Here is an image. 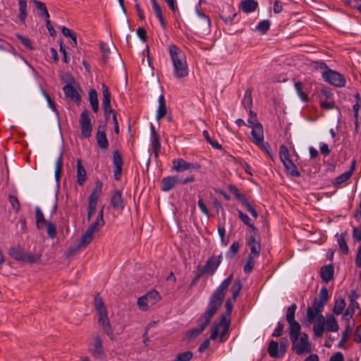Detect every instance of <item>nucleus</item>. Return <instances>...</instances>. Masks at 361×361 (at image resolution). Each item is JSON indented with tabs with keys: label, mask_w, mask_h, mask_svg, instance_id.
Masks as SVG:
<instances>
[{
	"label": "nucleus",
	"mask_w": 361,
	"mask_h": 361,
	"mask_svg": "<svg viewBox=\"0 0 361 361\" xmlns=\"http://www.w3.org/2000/svg\"><path fill=\"white\" fill-rule=\"evenodd\" d=\"M232 280L233 275L228 276L221 282L212 294L207 311L197 320V327H200L202 331L206 328L212 317L221 305L225 292L227 290Z\"/></svg>",
	"instance_id": "obj_2"
},
{
	"label": "nucleus",
	"mask_w": 361,
	"mask_h": 361,
	"mask_svg": "<svg viewBox=\"0 0 361 361\" xmlns=\"http://www.w3.org/2000/svg\"><path fill=\"white\" fill-rule=\"evenodd\" d=\"M63 92L67 97H69L72 100L78 102L80 101V95L76 89L71 85H66L63 87Z\"/></svg>",
	"instance_id": "obj_23"
},
{
	"label": "nucleus",
	"mask_w": 361,
	"mask_h": 361,
	"mask_svg": "<svg viewBox=\"0 0 361 361\" xmlns=\"http://www.w3.org/2000/svg\"><path fill=\"white\" fill-rule=\"evenodd\" d=\"M80 125L82 136L84 137H90L92 133V125L91 120L87 110H84L80 114Z\"/></svg>",
	"instance_id": "obj_13"
},
{
	"label": "nucleus",
	"mask_w": 361,
	"mask_h": 361,
	"mask_svg": "<svg viewBox=\"0 0 361 361\" xmlns=\"http://www.w3.org/2000/svg\"><path fill=\"white\" fill-rule=\"evenodd\" d=\"M76 168H77V174H76L77 183H78V185L82 186L84 185L85 182L86 181L87 172H86L85 167L82 164L81 159H77Z\"/></svg>",
	"instance_id": "obj_17"
},
{
	"label": "nucleus",
	"mask_w": 361,
	"mask_h": 361,
	"mask_svg": "<svg viewBox=\"0 0 361 361\" xmlns=\"http://www.w3.org/2000/svg\"><path fill=\"white\" fill-rule=\"evenodd\" d=\"M158 109L157 111L156 118L157 120H160L161 118L164 117L166 115V107L165 104L164 97L161 94L159 97L158 99Z\"/></svg>",
	"instance_id": "obj_28"
},
{
	"label": "nucleus",
	"mask_w": 361,
	"mask_h": 361,
	"mask_svg": "<svg viewBox=\"0 0 361 361\" xmlns=\"http://www.w3.org/2000/svg\"><path fill=\"white\" fill-rule=\"evenodd\" d=\"M160 295L156 290H152L140 297L137 300V305L142 311L148 310L160 300Z\"/></svg>",
	"instance_id": "obj_7"
},
{
	"label": "nucleus",
	"mask_w": 361,
	"mask_h": 361,
	"mask_svg": "<svg viewBox=\"0 0 361 361\" xmlns=\"http://www.w3.org/2000/svg\"><path fill=\"white\" fill-rule=\"evenodd\" d=\"M103 184L101 181L97 180L93 191L89 196V199L94 200L98 201L99 197L102 194Z\"/></svg>",
	"instance_id": "obj_37"
},
{
	"label": "nucleus",
	"mask_w": 361,
	"mask_h": 361,
	"mask_svg": "<svg viewBox=\"0 0 361 361\" xmlns=\"http://www.w3.org/2000/svg\"><path fill=\"white\" fill-rule=\"evenodd\" d=\"M256 234L252 233V235L247 238V243L250 249V256H252L255 257H259L261 252V245L259 241H257L255 238Z\"/></svg>",
	"instance_id": "obj_16"
},
{
	"label": "nucleus",
	"mask_w": 361,
	"mask_h": 361,
	"mask_svg": "<svg viewBox=\"0 0 361 361\" xmlns=\"http://www.w3.org/2000/svg\"><path fill=\"white\" fill-rule=\"evenodd\" d=\"M251 128L252 142L265 151L268 154H270V148L269 145L264 142V130L262 125L259 124L258 126H255Z\"/></svg>",
	"instance_id": "obj_9"
},
{
	"label": "nucleus",
	"mask_w": 361,
	"mask_h": 361,
	"mask_svg": "<svg viewBox=\"0 0 361 361\" xmlns=\"http://www.w3.org/2000/svg\"><path fill=\"white\" fill-rule=\"evenodd\" d=\"M250 118L247 120L248 126L250 128H253L255 126H258L261 124L257 118L256 114L252 112L251 109L249 111Z\"/></svg>",
	"instance_id": "obj_54"
},
{
	"label": "nucleus",
	"mask_w": 361,
	"mask_h": 361,
	"mask_svg": "<svg viewBox=\"0 0 361 361\" xmlns=\"http://www.w3.org/2000/svg\"><path fill=\"white\" fill-rule=\"evenodd\" d=\"M328 300V290L326 287H322L319 291V298H314L312 305L307 308V320L309 323L314 321L313 331L317 337H322L324 331V317L322 314V312Z\"/></svg>",
	"instance_id": "obj_1"
},
{
	"label": "nucleus",
	"mask_w": 361,
	"mask_h": 361,
	"mask_svg": "<svg viewBox=\"0 0 361 361\" xmlns=\"http://www.w3.org/2000/svg\"><path fill=\"white\" fill-rule=\"evenodd\" d=\"M19 14L18 18L22 23H24L27 18V0H18Z\"/></svg>",
	"instance_id": "obj_36"
},
{
	"label": "nucleus",
	"mask_w": 361,
	"mask_h": 361,
	"mask_svg": "<svg viewBox=\"0 0 361 361\" xmlns=\"http://www.w3.org/2000/svg\"><path fill=\"white\" fill-rule=\"evenodd\" d=\"M96 138H97V144L101 148L106 149L108 147L109 142L107 140L105 130H104V127L99 126Z\"/></svg>",
	"instance_id": "obj_20"
},
{
	"label": "nucleus",
	"mask_w": 361,
	"mask_h": 361,
	"mask_svg": "<svg viewBox=\"0 0 361 361\" xmlns=\"http://www.w3.org/2000/svg\"><path fill=\"white\" fill-rule=\"evenodd\" d=\"M290 326L289 329V335H290V339H293L294 338H296L297 336H300L302 334L300 332L301 326L300 324L297 322H293L290 323H288Z\"/></svg>",
	"instance_id": "obj_32"
},
{
	"label": "nucleus",
	"mask_w": 361,
	"mask_h": 361,
	"mask_svg": "<svg viewBox=\"0 0 361 361\" xmlns=\"http://www.w3.org/2000/svg\"><path fill=\"white\" fill-rule=\"evenodd\" d=\"M62 168H63L62 157H61V156H59L55 162V178L57 181L59 180Z\"/></svg>",
	"instance_id": "obj_49"
},
{
	"label": "nucleus",
	"mask_w": 361,
	"mask_h": 361,
	"mask_svg": "<svg viewBox=\"0 0 361 361\" xmlns=\"http://www.w3.org/2000/svg\"><path fill=\"white\" fill-rule=\"evenodd\" d=\"M297 309V306L295 304H292L290 307H288L286 315V321L288 323L295 322V313Z\"/></svg>",
	"instance_id": "obj_42"
},
{
	"label": "nucleus",
	"mask_w": 361,
	"mask_h": 361,
	"mask_svg": "<svg viewBox=\"0 0 361 361\" xmlns=\"http://www.w3.org/2000/svg\"><path fill=\"white\" fill-rule=\"evenodd\" d=\"M334 275V267L332 265H327L322 267L321 269V277L322 279L325 282H329Z\"/></svg>",
	"instance_id": "obj_30"
},
{
	"label": "nucleus",
	"mask_w": 361,
	"mask_h": 361,
	"mask_svg": "<svg viewBox=\"0 0 361 361\" xmlns=\"http://www.w3.org/2000/svg\"><path fill=\"white\" fill-rule=\"evenodd\" d=\"M36 226L37 229H42L45 227L49 221H47L44 216L39 207H35Z\"/></svg>",
	"instance_id": "obj_24"
},
{
	"label": "nucleus",
	"mask_w": 361,
	"mask_h": 361,
	"mask_svg": "<svg viewBox=\"0 0 361 361\" xmlns=\"http://www.w3.org/2000/svg\"><path fill=\"white\" fill-rule=\"evenodd\" d=\"M169 52L176 78H181L188 75V67L185 53L176 45L170 44Z\"/></svg>",
	"instance_id": "obj_3"
},
{
	"label": "nucleus",
	"mask_w": 361,
	"mask_h": 361,
	"mask_svg": "<svg viewBox=\"0 0 361 361\" xmlns=\"http://www.w3.org/2000/svg\"><path fill=\"white\" fill-rule=\"evenodd\" d=\"M111 204L114 209L118 210H122L123 208V201L121 195V192L116 190H115L111 198Z\"/></svg>",
	"instance_id": "obj_18"
},
{
	"label": "nucleus",
	"mask_w": 361,
	"mask_h": 361,
	"mask_svg": "<svg viewBox=\"0 0 361 361\" xmlns=\"http://www.w3.org/2000/svg\"><path fill=\"white\" fill-rule=\"evenodd\" d=\"M350 332H351L350 326L349 325L346 326L344 331L342 334V338L338 344L339 347H341L342 345L347 341Z\"/></svg>",
	"instance_id": "obj_60"
},
{
	"label": "nucleus",
	"mask_w": 361,
	"mask_h": 361,
	"mask_svg": "<svg viewBox=\"0 0 361 361\" xmlns=\"http://www.w3.org/2000/svg\"><path fill=\"white\" fill-rule=\"evenodd\" d=\"M113 163L115 166H122L123 165L121 155L117 150L113 152Z\"/></svg>",
	"instance_id": "obj_59"
},
{
	"label": "nucleus",
	"mask_w": 361,
	"mask_h": 361,
	"mask_svg": "<svg viewBox=\"0 0 361 361\" xmlns=\"http://www.w3.org/2000/svg\"><path fill=\"white\" fill-rule=\"evenodd\" d=\"M338 324L333 315H329L324 318V331L337 332L338 331Z\"/></svg>",
	"instance_id": "obj_22"
},
{
	"label": "nucleus",
	"mask_w": 361,
	"mask_h": 361,
	"mask_svg": "<svg viewBox=\"0 0 361 361\" xmlns=\"http://www.w3.org/2000/svg\"><path fill=\"white\" fill-rule=\"evenodd\" d=\"M193 356V353L191 351H186L177 355L176 358L173 361H190Z\"/></svg>",
	"instance_id": "obj_48"
},
{
	"label": "nucleus",
	"mask_w": 361,
	"mask_h": 361,
	"mask_svg": "<svg viewBox=\"0 0 361 361\" xmlns=\"http://www.w3.org/2000/svg\"><path fill=\"white\" fill-rule=\"evenodd\" d=\"M102 89L103 94L102 106L104 109L108 110L109 107H111V94L108 87L105 84L102 85Z\"/></svg>",
	"instance_id": "obj_29"
},
{
	"label": "nucleus",
	"mask_w": 361,
	"mask_h": 361,
	"mask_svg": "<svg viewBox=\"0 0 361 361\" xmlns=\"http://www.w3.org/2000/svg\"><path fill=\"white\" fill-rule=\"evenodd\" d=\"M89 99L92 111L97 112L99 110V102L97 99V92L94 89H91L89 92Z\"/></svg>",
	"instance_id": "obj_31"
},
{
	"label": "nucleus",
	"mask_w": 361,
	"mask_h": 361,
	"mask_svg": "<svg viewBox=\"0 0 361 361\" xmlns=\"http://www.w3.org/2000/svg\"><path fill=\"white\" fill-rule=\"evenodd\" d=\"M268 352L271 357H278L281 356L280 350H279V343L276 341H271L269 343Z\"/></svg>",
	"instance_id": "obj_38"
},
{
	"label": "nucleus",
	"mask_w": 361,
	"mask_h": 361,
	"mask_svg": "<svg viewBox=\"0 0 361 361\" xmlns=\"http://www.w3.org/2000/svg\"><path fill=\"white\" fill-rule=\"evenodd\" d=\"M203 136L205 140L215 149H221L222 146L216 140H213L212 137L209 136V134L207 130L203 131Z\"/></svg>",
	"instance_id": "obj_50"
},
{
	"label": "nucleus",
	"mask_w": 361,
	"mask_h": 361,
	"mask_svg": "<svg viewBox=\"0 0 361 361\" xmlns=\"http://www.w3.org/2000/svg\"><path fill=\"white\" fill-rule=\"evenodd\" d=\"M10 255L15 259L22 260L24 254L22 250L18 247H13L9 251Z\"/></svg>",
	"instance_id": "obj_51"
},
{
	"label": "nucleus",
	"mask_w": 361,
	"mask_h": 361,
	"mask_svg": "<svg viewBox=\"0 0 361 361\" xmlns=\"http://www.w3.org/2000/svg\"><path fill=\"white\" fill-rule=\"evenodd\" d=\"M100 47H101V51L102 52L103 61L104 63H106L109 58L108 54L110 52V49L106 44L103 43V42H102L100 44Z\"/></svg>",
	"instance_id": "obj_61"
},
{
	"label": "nucleus",
	"mask_w": 361,
	"mask_h": 361,
	"mask_svg": "<svg viewBox=\"0 0 361 361\" xmlns=\"http://www.w3.org/2000/svg\"><path fill=\"white\" fill-rule=\"evenodd\" d=\"M152 7L154 8V11L155 12L156 16L157 18H160L162 16L161 8L158 4L157 1L156 0H150Z\"/></svg>",
	"instance_id": "obj_64"
},
{
	"label": "nucleus",
	"mask_w": 361,
	"mask_h": 361,
	"mask_svg": "<svg viewBox=\"0 0 361 361\" xmlns=\"http://www.w3.org/2000/svg\"><path fill=\"white\" fill-rule=\"evenodd\" d=\"M257 7V2L255 0H245L241 2L242 10L245 13L254 11Z\"/></svg>",
	"instance_id": "obj_35"
},
{
	"label": "nucleus",
	"mask_w": 361,
	"mask_h": 361,
	"mask_svg": "<svg viewBox=\"0 0 361 361\" xmlns=\"http://www.w3.org/2000/svg\"><path fill=\"white\" fill-rule=\"evenodd\" d=\"M243 105L245 106V109L250 111L251 109L252 104V99L251 97V92L248 90L245 91L244 97L242 101Z\"/></svg>",
	"instance_id": "obj_46"
},
{
	"label": "nucleus",
	"mask_w": 361,
	"mask_h": 361,
	"mask_svg": "<svg viewBox=\"0 0 361 361\" xmlns=\"http://www.w3.org/2000/svg\"><path fill=\"white\" fill-rule=\"evenodd\" d=\"M355 161H353L350 169L348 171L341 174L339 176L334 178L332 183L334 185L341 184V183L345 182L346 180H348L351 177V176L353 174V172L355 169Z\"/></svg>",
	"instance_id": "obj_21"
},
{
	"label": "nucleus",
	"mask_w": 361,
	"mask_h": 361,
	"mask_svg": "<svg viewBox=\"0 0 361 361\" xmlns=\"http://www.w3.org/2000/svg\"><path fill=\"white\" fill-rule=\"evenodd\" d=\"M151 136H152V147L153 151L155 154L160 149V142H159V135L156 133L154 127L153 126H151Z\"/></svg>",
	"instance_id": "obj_34"
},
{
	"label": "nucleus",
	"mask_w": 361,
	"mask_h": 361,
	"mask_svg": "<svg viewBox=\"0 0 361 361\" xmlns=\"http://www.w3.org/2000/svg\"><path fill=\"white\" fill-rule=\"evenodd\" d=\"M97 200L88 198V211H87V220L90 221L92 215L94 214L97 204Z\"/></svg>",
	"instance_id": "obj_45"
},
{
	"label": "nucleus",
	"mask_w": 361,
	"mask_h": 361,
	"mask_svg": "<svg viewBox=\"0 0 361 361\" xmlns=\"http://www.w3.org/2000/svg\"><path fill=\"white\" fill-rule=\"evenodd\" d=\"M39 259V255L29 254V255H24L22 260L25 261V262L32 263V262H37Z\"/></svg>",
	"instance_id": "obj_63"
},
{
	"label": "nucleus",
	"mask_w": 361,
	"mask_h": 361,
	"mask_svg": "<svg viewBox=\"0 0 361 361\" xmlns=\"http://www.w3.org/2000/svg\"><path fill=\"white\" fill-rule=\"evenodd\" d=\"M292 343V350L298 355L308 353L312 351V345L309 341L307 334L302 333L300 336L290 339Z\"/></svg>",
	"instance_id": "obj_6"
},
{
	"label": "nucleus",
	"mask_w": 361,
	"mask_h": 361,
	"mask_svg": "<svg viewBox=\"0 0 361 361\" xmlns=\"http://www.w3.org/2000/svg\"><path fill=\"white\" fill-rule=\"evenodd\" d=\"M279 157L281 161L289 159V152L285 145H281L279 150Z\"/></svg>",
	"instance_id": "obj_58"
},
{
	"label": "nucleus",
	"mask_w": 361,
	"mask_h": 361,
	"mask_svg": "<svg viewBox=\"0 0 361 361\" xmlns=\"http://www.w3.org/2000/svg\"><path fill=\"white\" fill-rule=\"evenodd\" d=\"M294 87L298 97L302 102H307L309 100L308 94L307 93L306 89L301 82H295L294 84Z\"/></svg>",
	"instance_id": "obj_26"
},
{
	"label": "nucleus",
	"mask_w": 361,
	"mask_h": 361,
	"mask_svg": "<svg viewBox=\"0 0 361 361\" xmlns=\"http://www.w3.org/2000/svg\"><path fill=\"white\" fill-rule=\"evenodd\" d=\"M283 162L287 173L293 176L298 177L300 176L296 166L293 164L290 159L285 160Z\"/></svg>",
	"instance_id": "obj_27"
},
{
	"label": "nucleus",
	"mask_w": 361,
	"mask_h": 361,
	"mask_svg": "<svg viewBox=\"0 0 361 361\" xmlns=\"http://www.w3.org/2000/svg\"><path fill=\"white\" fill-rule=\"evenodd\" d=\"M230 324V318H227L225 314L221 315L219 322L214 323L212 326L210 338L214 341L219 336V342L223 343L226 341Z\"/></svg>",
	"instance_id": "obj_5"
},
{
	"label": "nucleus",
	"mask_w": 361,
	"mask_h": 361,
	"mask_svg": "<svg viewBox=\"0 0 361 361\" xmlns=\"http://www.w3.org/2000/svg\"><path fill=\"white\" fill-rule=\"evenodd\" d=\"M270 27V22L268 20L261 21L257 26V30L262 33H265Z\"/></svg>",
	"instance_id": "obj_55"
},
{
	"label": "nucleus",
	"mask_w": 361,
	"mask_h": 361,
	"mask_svg": "<svg viewBox=\"0 0 361 361\" xmlns=\"http://www.w3.org/2000/svg\"><path fill=\"white\" fill-rule=\"evenodd\" d=\"M172 164L173 169L178 172H182L186 170H198L200 168L199 164L188 162L180 158L173 160Z\"/></svg>",
	"instance_id": "obj_14"
},
{
	"label": "nucleus",
	"mask_w": 361,
	"mask_h": 361,
	"mask_svg": "<svg viewBox=\"0 0 361 361\" xmlns=\"http://www.w3.org/2000/svg\"><path fill=\"white\" fill-rule=\"evenodd\" d=\"M345 307V302L343 298H338L336 300L333 312L335 314H340L342 313L343 309Z\"/></svg>",
	"instance_id": "obj_39"
},
{
	"label": "nucleus",
	"mask_w": 361,
	"mask_h": 361,
	"mask_svg": "<svg viewBox=\"0 0 361 361\" xmlns=\"http://www.w3.org/2000/svg\"><path fill=\"white\" fill-rule=\"evenodd\" d=\"M229 191L241 202L245 198V195L240 194L238 189L234 185L229 186Z\"/></svg>",
	"instance_id": "obj_57"
},
{
	"label": "nucleus",
	"mask_w": 361,
	"mask_h": 361,
	"mask_svg": "<svg viewBox=\"0 0 361 361\" xmlns=\"http://www.w3.org/2000/svg\"><path fill=\"white\" fill-rule=\"evenodd\" d=\"M241 288H242V284L240 281H235V283L233 284V286L231 287V290L232 292L233 299L232 300L230 298L227 299L226 301V303H225V307L226 309V316L227 317V318H229L230 314H231L232 303H233V302H234L236 298L238 296Z\"/></svg>",
	"instance_id": "obj_15"
},
{
	"label": "nucleus",
	"mask_w": 361,
	"mask_h": 361,
	"mask_svg": "<svg viewBox=\"0 0 361 361\" xmlns=\"http://www.w3.org/2000/svg\"><path fill=\"white\" fill-rule=\"evenodd\" d=\"M94 234V232L87 228L82 235L78 247L81 248L86 247L92 240Z\"/></svg>",
	"instance_id": "obj_25"
},
{
	"label": "nucleus",
	"mask_w": 361,
	"mask_h": 361,
	"mask_svg": "<svg viewBox=\"0 0 361 361\" xmlns=\"http://www.w3.org/2000/svg\"><path fill=\"white\" fill-rule=\"evenodd\" d=\"M61 32L64 36L68 37L71 39L72 46L75 47L77 45L76 35L69 28H67L66 27H62Z\"/></svg>",
	"instance_id": "obj_44"
},
{
	"label": "nucleus",
	"mask_w": 361,
	"mask_h": 361,
	"mask_svg": "<svg viewBox=\"0 0 361 361\" xmlns=\"http://www.w3.org/2000/svg\"><path fill=\"white\" fill-rule=\"evenodd\" d=\"M202 331H203L200 327L192 329L186 333L185 339L188 341H190L197 338Z\"/></svg>",
	"instance_id": "obj_43"
},
{
	"label": "nucleus",
	"mask_w": 361,
	"mask_h": 361,
	"mask_svg": "<svg viewBox=\"0 0 361 361\" xmlns=\"http://www.w3.org/2000/svg\"><path fill=\"white\" fill-rule=\"evenodd\" d=\"M238 217L240 219V220L245 225H247L248 226V228L250 229V231H252V233H254V234H257V229L254 226V224L252 223H251L250 219L249 218V216L246 214H244L243 212H241L240 210L238 211Z\"/></svg>",
	"instance_id": "obj_33"
},
{
	"label": "nucleus",
	"mask_w": 361,
	"mask_h": 361,
	"mask_svg": "<svg viewBox=\"0 0 361 361\" xmlns=\"http://www.w3.org/2000/svg\"><path fill=\"white\" fill-rule=\"evenodd\" d=\"M47 235L50 238H54L56 235V226L51 221H49L46 224Z\"/></svg>",
	"instance_id": "obj_47"
},
{
	"label": "nucleus",
	"mask_w": 361,
	"mask_h": 361,
	"mask_svg": "<svg viewBox=\"0 0 361 361\" xmlns=\"http://www.w3.org/2000/svg\"><path fill=\"white\" fill-rule=\"evenodd\" d=\"M334 94L328 88L321 90L319 98L320 106L325 110H331L336 107L335 102L333 99Z\"/></svg>",
	"instance_id": "obj_11"
},
{
	"label": "nucleus",
	"mask_w": 361,
	"mask_h": 361,
	"mask_svg": "<svg viewBox=\"0 0 361 361\" xmlns=\"http://www.w3.org/2000/svg\"><path fill=\"white\" fill-rule=\"evenodd\" d=\"M222 259V255H212L210 257L204 266H199L198 267V271L200 272V276L204 274H209L210 275H213L214 273L216 271L219 266L220 265Z\"/></svg>",
	"instance_id": "obj_10"
},
{
	"label": "nucleus",
	"mask_w": 361,
	"mask_h": 361,
	"mask_svg": "<svg viewBox=\"0 0 361 361\" xmlns=\"http://www.w3.org/2000/svg\"><path fill=\"white\" fill-rule=\"evenodd\" d=\"M8 201L15 212L18 213L20 209V203L18 199L16 197L10 195L8 196Z\"/></svg>",
	"instance_id": "obj_52"
},
{
	"label": "nucleus",
	"mask_w": 361,
	"mask_h": 361,
	"mask_svg": "<svg viewBox=\"0 0 361 361\" xmlns=\"http://www.w3.org/2000/svg\"><path fill=\"white\" fill-rule=\"evenodd\" d=\"M178 182L177 176H168L164 178L161 180V190L163 191H169L174 188Z\"/></svg>",
	"instance_id": "obj_19"
},
{
	"label": "nucleus",
	"mask_w": 361,
	"mask_h": 361,
	"mask_svg": "<svg viewBox=\"0 0 361 361\" xmlns=\"http://www.w3.org/2000/svg\"><path fill=\"white\" fill-rule=\"evenodd\" d=\"M94 305L97 316V323L102 330L111 338L114 337V331L108 317L107 309L99 294L94 297Z\"/></svg>",
	"instance_id": "obj_4"
},
{
	"label": "nucleus",
	"mask_w": 361,
	"mask_h": 361,
	"mask_svg": "<svg viewBox=\"0 0 361 361\" xmlns=\"http://www.w3.org/2000/svg\"><path fill=\"white\" fill-rule=\"evenodd\" d=\"M104 225V220L97 217L95 221L92 223L87 228L95 233H97Z\"/></svg>",
	"instance_id": "obj_41"
},
{
	"label": "nucleus",
	"mask_w": 361,
	"mask_h": 361,
	"mask_svg": "<svg viewBox=\"0 0 361 361\" xmlns=\"http://www.w3.org/2000/svg\"><path fill=\"white\" fill-rule=\"evenodd\" d=\"M323 79L329 84L337 87H342L345 85V78L341 73L327 69L322 73Z\"/></svg>",
	"instance_id": "obj_8"
},
{
	"label": "nucleus",
	"mask_w": 361,
	"mask_h": 361,
	"mask_svg": "<svg viewBox=\"0 0 361 361\" xmlns=\"http://www.w3.org/2000/svg\"><path fill=\"white\" fill-rule=\"evenodd\" d=\"M241 203L245 207L247 210L251 214V215L257 219L258 216L257 212L256 209L249 203L246 197L241 202Z\"/></svg>",
	"instance_id": "obj_53"
},
{
	"label": "nucleus",
	"mask_w": 361,
	"mask_h": 361,
	"mask_svg": "<svg viewBox=\"0 0 361 361\" xmlns=\"http://www.w3.org/2000/svg\"><path fill=\"white\" fill-rule=\"evenodd\" d=\"M90 350L92 355L96 358H102L104 355V350L102 345L101 336L96 334L90 345Z\"/></svg>",
	"instance_id": "obj_12"
},
{
	"label": "nucleus",
	"mask_w": 361,
	"mask_h": 361,
	"mask_svg": "<svg viewBox=\"0 0 361 361\" xmlns=\"http://www.w3.org/2000/svg\"><path fill=\"white\" fill-rule=\"evenodd\" d=\"M35 7L40 11V15L45 17L46 20L49 18V14L45 4L39 1L33 0Z\"/></svg>",
	"instance_id": "obj_40"
},
{
	"label": "nucleus",
	"mask_w": 361,
	"mask_h": 361,
	"mask_svg": "<svg viewBox=\"0 0 361 361\" xmlns=\"http://www.w3.org/2000/svg\"><path fill=\"white\" fill-rule=\"evenodd\" d=\"M254 258H255V257H252V256H250V255L248 256L247 262H246L245 265L244 266V271L245 273H250L252 270L254 265H255Z\"/></svg>",
	"instance_id": "obj_56"
},
{
	"label": "nucleus",
	"mask_w": 361,
	"mask_h": 361,
	"mask_svg": "<svg viewBox=\"0 0 361 361\" xmlns=\"http://www.w3.org/2000/svg\"><path fill=\"white\" fill-rule=\"evenodd\" d=\"M338 243L340 247V249L342 250V252L345 254L348 253V247L345 241L343 234H342L338 239Z\"/></svg>",
	"instance_id": "obj_62"
}]
</instances>
